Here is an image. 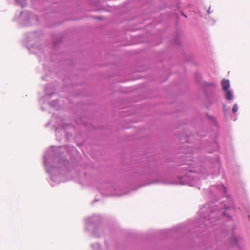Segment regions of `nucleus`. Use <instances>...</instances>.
<instances>
[{
  "label": "nucleus",
  "mask_w": 250,
  "mask_h": 250,
  "mask_svg": "<svg viewBox=\"0 0 250 250\" xmlns=\"http://www.w3.org/2000/svg\"><path fill=\"white\" fill-rule=\"evenodd\" d=\"M207 132L196 134L185 133L182 142L187 148L176 158L165 156L160 159L156 154H145L133 166L123 181L120 182V196L128 194L143 187L153 184L188 185L200 189L201 179H213L221 172L222 164L219 155L202 156L201 151L212 153L219 150L218 133L209 140L205 139Z\"/></svg>",
  "instance_id": "1"
},
{
  "label": "nucleus",
  "mask_w": 250,
  "mask_h": 250,
  "mask_svg": "<svg viewBox=\"0 0 250 250\" xmlns=\"http://www.w3.org/2000/svg\"><path fill=\"white\" fill-rule=\"evenodd\" d=\"M203 195L210 202L201 208L200 217L161 230L163 237H178L181 247L185 248L193 247L194 243L197 242L196 239L202 241L197 250H230L233 247L244 250L242 238L235 233L231 214L244 210L250 221L249 203H243L241 207H236L222 183L204 189Z\"/></svg>",
  "instance_id": "2"
},
{
  "label": "nucleus",
  "mask_w": 250,
  "mask_h": 250,
  "mask_svg": "<svg viewBox=\"0 0 250 250\" xmlns=\"http://www.w3.org/2000/svg\"><path fill=\"white\" fill-rule=\"evenodd\" d=\"M43 164L49 176L48 181L52 187L71 179L73 174L79 171L81 160L73 146L66 145L51 146L43 157Z\"/></svg>",
  "instance_id": "3"
},
{
  "label": "nucleus",
  "mask_w": 250,
  "mask_h": 250,
  "mask_svg": "<svg viewBox=\"0 0 250 250\" xmlns=\"http://www.w3.org/2000/svg\"><path fill=\"white\" fill-rule=\"evenodd\" d=\"M24 37L25 45L29 52L36 54L40 63L43 62L42 64L45 75L42 77V79L48 81V78H53L57 75L58 71L56 68H51L48 65H54V56H55L58 45L63 41L64 36L62 34L54 35L52 36V42L45 45L42 44L43 36L40 30L27 32Z\"/></svg>",
  "instance_id": "4"
},
{
  "label": "nucleus",
  "mask_w": 250,
  "mask_h": 250,
  "mask_svg": "<svg viewBox=\"0 0 250 250\" xmlns=\"http://www.w3.org/2000/svg\"><path fill=\"white\" fill-rule=\"evenodd\" d=\"M104 221V217L99 214L87 217L85 219V231L96 238L109 235L113 230L112 228L109 224L105 223Z\"/></svg>",
  "instance_id": "5"
},
{
  "label": "nucleus",
  "mask_w": 250,
  "mask_h": 250,
  "mask_svg": "<svg viewBox=\"0 0 250 250\" xmlns=\"http://www.w3.org/2000/svg\"><path fill=\"white\" fill-rule=\"evenodd\" d=\"M195 79L200 90L202 91L205 101L209 105H212L218 101V97L215 91L216 85L213 82L204 80L201 75L196 73Z\"/></svg>",
  "instance_id": "6"
},
{
  "label": "nucleus",
  "mask_w": 250,
  "mask_h": 250,
  "mask_svg": "<svg viewBox=\"0 0 250 250\" xmlns=\"http://www.w3.org/2000/svg\"><path fill=\"white\" fill-rule=\"evenodd\" d=\"M12 21L20 27H28L41 24L39 16L28 10H23L15 14Z\"/></svg>",
  "instance_id": "7"
},
{
  "label": "nucleus",
  "mask_w": 250,
  "mask_h": 250,
  "mask_svg": "<svg viewBox=\"0 0 250 250\" xmlns=\"http://www.w3.org/2000/svg\"><path fill=\"white\" fill-rule=\"evenodd\" d=\"M72 126L71 124L63 123L61 125L55 127L56 140L61 141L64 138L66 141L68 142L72 136V133L68 131V129Z\"/></svg>",
  "instance_id": "8"
},
{
  "label": "nucleus",
  "mask_w": 250,
  "mask_h": 250,
  "mask_svg": "<svg viewBox=\"0 0 250 250\" xmlns=\"http://www.w3.org/2000/svg\"><path fill=\"white\" fill-rule=\"evenodd\" d=\"M169 45L171 48L178 49L187 62H190L192 60V57L188 56L184 51V47L181 41V34L179 32L176 31L175 33L173 39L170 42Z\"/></svg>",
  "instance_id": "9"
},
{
  "label": "nucleus",
  "mask_w": 250,
  "mask_h": 250,
  "mask_svg": "<svg viewBox=\"0 0 250 250\" xmlns=\"http://www.w3.org/2000/svg\"><path fill=\"white\" fill-rule=\"evenodd\" d=\"M90 247L92 250H117V247L112 240L105 239L104 241V250L99 242L91 243Z\"/></svg>",
  "instance_id": "10"
},
{
  "label": "nucleus",
  "mask_w": 250,
  "mask_h": 250,
  "mask_svg": "<svg viewBox=\"0 0 250 250\" xmlns=\"http://www.w3.org/2000/svg\"><path fill=\"white\" fill-rule=\"evenodd\" d=\"M230 156L229 157V152L227 151L226 153V161L227 167H228L229 170L234 171V173H238L239 171V167L238 164L235 163L234 161V157L233 155L234 149L232 147L231 148Z\"/></svg>",
  "instance_id": "11"
},
{
  "label": "nucleus",
  "mask_w": 250,
  "mask_h": 250,
  "mask_svg": "<svg viewBox=\"0 0 250 250\" xmlns=\"http://www.w3.org/2000/svg\"><path fill=\"white\" fill-rule=\"evenodd\" d=\"M55 87H53L51 84L46 85L44 89L45 95L40 99V101L44 102L51 98L55 94Z\"/></svg>",
  "instance_id": "12"
},
{
  "label": "nucleus",
  "mask_w": 250,
  "mask_h": 250,
  "mask_svg": "<svg viewBox=\"0 0 250 250\" xmlns=\"http://www.w3.org/2000/svg\"><path fill=\"white\" fill-rule=\"evenodd\" d=\"M49 3H53L54 5H51L52 8L57 7L58 9L57 11H53L52 13H62V9H61V7L63 5L64 3L67 2L68 1H70L71 0H45Z\"/></svg>",
  "instance_id": "13"
},
{
  "label": "nucleus",
  "mask_w": 250,
  "mask_h": 250,
  "mask_svg": "<svg viewBox=\"0 0 250 250\" xmlns=\"http://www.w3.org/2000/svg\"><path fill=\"white\" fill-rule=\"evenodd\" d=\"M222 92L224 93V98L229 103L234 99V94L231 89Z\"/></svg>",
  "instance_id": "14"
},
{
  "label": "nucleus",
  "mask_w": 250,
  "mask_h": 250,
  "mask_svg": "<svg viewBox=\"0 0 250 250\" xmlns=\"http://www.w3.org/2000/svg\"><path fill=\"white\" fill-rule=\"evenodd\" d=\"M205 115L213 126L218 127L217 120L214 116L210 115L208 113H205Z\"/></svg>",
  "instance_id": "15"
},
{
  "label": "nucleus",
  "mask_w": 250,
  "mask_h": 250,
  "mask_svg": "<svg viewBox=\"0 0 250 250\" xmlns=\"http://www.w3.org/2000/svg\"><path fill=\"white\" fill-rule=\"evenodd\" d=\"M239 109V106L236 103L233 105L232 108V114H230L229 116V117L231 120L236 121L237 120V112Z\"/></svg>",
  "instance_id": "16"
},
{
  "label": "nucleus",
  "mask_w": 250,
  "mask_h": 250,
  "mask_svg": "<svg viewBox=\"0 0 250 250\" xmlns=\"http://www.w3.org/2000/svg\"><path fill=\"white\" fill-rule=\"evenodd\" d=\"M222 91L230 89V81L228 79H223L221 82Z\"/></svg>",
  "instance_id": "17"
},
{
  "label": "nucleus",
  "mask_w": 250,
  "mask_h": 250,
  "mask_svg": "<svg viewBox=\"0 0 250 250\" xmlns=\"http://www.w3.org/2000/svg\"><path fill=\"white\" fill-rule=\"evenodd\" d=\"M230 109L229 106H227L225 104H222V112L225 120H228L229 111Z\"/></svg>",
  "instance_id": "18"
},
{
  "label": "nucleus",
  "mask_w": 250,
  "mask_h": 250,
  "mask_svg": "<svg viewBox=\"0 0 250 250\" xmlns=\"http://www.w3.org/2000/svg\"><path fill=\"white\" fill-rule=\"evenodd\" d=\"M59 101L60 100L59 99H56L49 102L48 104L50 107L54 108L56 110H58L60 108Z\"/></svg>",
  "instance_id": "19"
},
{
  "label": "nucleus",
  "mask_w": 250,
  "mask_h": 250,
  "mask_svg": "<svg viewBox=\"0 0 250 250\" xmlns=\"http://www.w3.org/2000/svg\"><path fill=\"white\" fill-rule=\"evenodd\" d=\"M16 4L17 5L20 6L21 7L24 8L27 5V0H14Z\"/></svg>",
  "instance_id": "20"
},
{
  "label": "nucleus",
  "mask_w": 250,
  "mask_h": 250,
  "mask_svg": "<svg viewBox=\"0 0 250 250\" xmlns=\"http://www.w3.org/2000/svg\"><path fill=\"white\" fill-rule=\"evenodd\" d=\"M238 184L240 186V187L241 188L242 190L245 192V190H244V183L241 181H239V182L237 184V187H238V186H239Z\"/></svg>",
  "instance_id": "21"
},
{
  "label": "nucleus",
  "mask_w": 250,
  "mask_h": 250,
  "mask_svg": "<svg viewBox=\"0 0 250 250\" xmlns=\"http://www.w3.org/2000/svg\"><path fill=\"white\" fill-rule=\"evenodd\" d=\"M94 19L101 21V20H103V17H102L101 16H99L95 17L94 18Z\"/></svg>",
  "instance_id": "22"
},
{
  "label": "nucleus",
  "mask_w": 250,
  "mask_h": 250,
  "mask_svg": "<svg viewBox=\"0 0 250 250\" xmlns=\"http://www.w3.org/2000/svg\"><path fill=\"white\" fill-rule=\"evenodd\" d=\"M181 15H182L183 17H184L185 18H188L187 15L186 14H185L183 11H181Z\"/></svg>",
  "instance_id": "23"
},
{
  "label": "nucleus",
  "mask_w": 250,
  "mask_h": 250,
  "mask_svg": "<svg viewBox=\"0 0 250 250\" xmlns=\"http://www.w3.org/2000/svg\"><path fill=\"white\" fill-rule=\"evenodd\" d=\"M52 118H58V116L57 114L54 113L52 115Z\"/></svg>",
  "instance_id": "24"
},
{
  "label": "nucleus",
  "mask_w": 250,
  "mask_h": 250,
  "mask_svg": "<svg viewBox=\"0 0 250 250\" xmlns=\"http://www.w3.org/2000/svg\"><path fill=\"white\" fill-rule=\"evenodd\" d=\"M51 123V121H49L45 125V127H48L49 125H50V124Z\"/></svg>",
  "instance_id": "25"
},
{
  "label": "nucleus",
  "mask_w": 250,
  "mask_h": 250,
  "mask_svg": "<svg viewBox=\"0 0 250 250\" xmlns=\"http://www.w3.org/2000/svg\"><path fill=\"white\" fill-rule=\"evenodd\" d=\"M207 12L208 14H210L211 13V11H210V7H209V9H208Z\"/></svg>",
  "instance_id": "26"
},
{
  "label": "nucleus",
  "mask_w": 250,
  "mask_h": 250,
  "mask_svg": "<svg viewBox=\"0 0 250 250\" xmlns=\"http://www.w3.org/2000/svg\"><path fill=\"white\" fill-rule=\"evenodd\" d=\"M166 75L167 77V79L168 77L169 76V72H167L166 73Z\"/></svg>",
  "instance_id": "27"
},
{
  "label": "nucleus",
  "mask_w": 250,
  "mask_h": 250,
  "mask_svg": "<svg viewBox=\"0 0 250 250\" xmlns=\"http://www.w3.org/2000/svg\"><path fill=\"white\" fill-rule=\"evenodd\" d=\"M98 201V200H97V199H95L93 201H92V204H94L95 202H97V201Z\"/></svg>",
  "instance_id": "28"
},
{
  "label": "nucleus",
  "mask_w": 250,
  "mask_h": 250,
  "mask_svg": "<svg viewBox=\"0 0 250 250\" xmlns=\"http://www.w3.org/2000/svg\"><path fill=\"white\" fill-rule=\"evenodd\" d=\"M41 109L43 111L45 110V109L43 107H41Z\"/></svg>",
  "instance_id": "29"
}]
</instances>
